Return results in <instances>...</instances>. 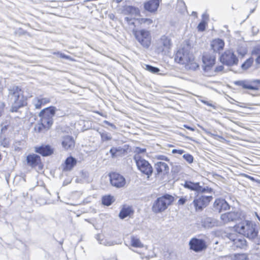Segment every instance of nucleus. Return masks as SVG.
Segmentation results:
<instances>
[{
    "label": "nucleus",
    "instance_id": "nucleus-1",
    "mask_svg": "<svg viewBox=\"0 0 260 260\" xmlns=\"http://www.w3.org/2000/svg\"><path fill=\"white\" fill-rule=\"evenodd\" d=\"M258 234L256 224L251 221L245 220L236 224L226 236L234 248L244 249L247 247V244L243 236L254 240Z\"/></svg>",
    "mask_w": 260,
    "mask_h": 260
},
{
    "label": "nucleus",
    "instance_id": "nucleus-2",
    "mask_svg": "<svg viewBox=\"0 0 260 260\" xmlns=\"http://www.w3.org/2000/svg\"><path fill=\"white\" fill-rule=\"evenodd\" d=\"M9 95L13 100L11 112H17L19 109L27 106L28 98L24 95L23 89L19 86H14L9 89Z\"/></svg>",
    "mask_w": 260,
    "mask_h": 260
},
{
    "label": "nucleus",
    "instance_id": "nucleus-3",
    "mask_svg": "<svg viewBox=\"0 0 260 260\" xmlns=\"http://www.w3.org/2000/svg\"><path fill=\"white\" fill-rule=\"evenodd\" d=\"M174 201V197L170 194H164L155 200L152 206V211L155 214L162 213L172 205Z\"/></svg>",
    "mask_w": 260,
    "mask_h": 260
},
{
    "label": "nucleus",
    "instance_id": "nucleus-4",
    "mask_svg": "<svg viewBox=\"0 0 260 260\" xmlns=\"http://www.w3.org/2000/svg\"><path fill=\"white\" fill-rule=\"evenodd\" d=\"M133 34L136 40L144 48H149L152 44V36L150 30L134 28Z\"/></svg>",
    "mask_w": 260,
    "mask_h": 260
},
{
    "label": "nucleus",
    "instance_id": "nucleus-5",
    "mask_svg": "<svg viewBox=\"0 0 260 260\" xmlns=\"http://www.w3.org/2000/svg\"><path fill=\"white\" fill-rule=\"evenodd\" d=\"M127 24L129 26H132L135 28L137 27H148L149 26L152 25L154 21L150 18H130L126 17L125 18Z\"/></svg>",
    "mask_w": 260,
    "mask_h": 260
},
{
    "label": "nucleus",
    "instance_id": "nucleus-6",
    "mask_svg": "<svg viewBox=\"0 0 260 260\" xmlns=\"http://www.w3.org/2000/svg\"><path fill=\"white\" fill-rule=\"evenodd\" d=\"M137 169L149 178L153 174V169L151 164L144 158L135 161Z\"/></svg>",
    "mask_w": 260,
    "mask_h": 260
},
{
    "label": "nucleus",
    "instance_id": "nucleus-7",
    "mask_svg": "<svg viewBox=\"0 0 260 260\" xmlns=\"http://www.w3.org/2000/svg\"><path fill=\"white\" fill-rule=\"evenodd\" d=\"M213 200L211 196L201 195L196 197L193 201V205L196 211H201L207 207Z\"/></svg>",
    "mask_w": 260,
    "mask_h": 260
},
{
    "label": "nucleus",
    "instance_id": "nucleus-8",
    "mask_svg": "<svg viewBox=\"0 0 260 260\" xmlns=\"http://www.w3.org/2000/svg\"><path fill=\"white\" fill-rule=\"evenodd\" d=\"M189 246L190 250L195 252H200L206 250L208 247L207 242L203 239L196 237L192 238L189 242Z\"/></svg>",
    "mask_w": 260,
    "mask_h": 260
},
{
    "label": "nucleus",
    "instance_id": "nucleus-9",
    "mask_svg": "<svg viewBox=\"0 0 260 260\" xmlns=\"http://www.w3.org/2000/svg\"><path fill=\"white\" fill-rule=\"evenodd\" d=\"M183 186L191 191H193L198 193H212L213 189L208 186L203 187L200 185V182H193L191 181H185Z\"/></svg>",
    "mask_w": 260,
    "mask_h": 260
},
{
    "label": "nucleus",
    "instance_id": "nucleus-10",
    "mask_svg": "<svg viewBox=\"0 0 260 260\" xmlns=\"http://www.w3.org/2000/svg\"><path fill=\"white\" fill-rule=\"evenodd\" d=\"M56 109L54 106H49L42 110L39 116L40 119L52 124L53 117L55 115Z\"/></svg>",
    "mask_w": 260,
    "mask_h": 260
},
{
    "label": "nucleus",
    "instance_id": "nucleus-11",
    "mask_svg": "<svg viewBox=\"0 0 260 260\" xmlns=\"http://www.w3.org/2000/svg\"><path fill=\"white\" fill-rule=\"evenodd\" d=\"M220 61L226 65L232 66L234 64H237L238 62V59L234 52L230 50H225L220 57Z\"/></svg>",
    "mask_w": 260,
    "mask_h": 260
},
{
    "label": "nucleus",
    "instance_id": "nucleus-12",
    "mask_svg": "<svg viewBox=\"0 0 260 260\" xmlns=\"http://www.w3.org/2000/svg\"><path fill=\"white\" fill-rule=\"evenodd\" d=\"M192 52L184 48H179L174 54V61L176 63L184 65Z\"/></svg>",
    "mask_w": 260,
    "mask_h": 260
},
{
    "label": "nucleus",
    "instance_id": "nucleus-13",
    "mask_svg": "<svg viewBox=\"0 0 260 260\" xmlns=\"http://www.w3.org/2000/svg\"><path fill=\"white\" fill-rule=\"evenodd\" d=\"M26 161L28 166L36 168L41 170L43 169V164L41 157L35 153L29 154L26 158Z\"/></svg>",
    "mask_w": 260,
    "mask_h": 260
},
{
    "label": "nucleus",
    "instance_id": "nucleus-14",
    "mask_svg": "<svg viewBox=\"0 0 260 260\" xmlns=\"http://www.w3.org/2000/svg\"><path fill=\"white\" fill-rule=\"evenodd\" d=\"M109 177L112 185L117 188L123 187L126 184L124 177L119 173L111 172L109 174Z\"/></svg>",
    "mask_w": 260,
    "mask_h": 260
},
{
    "label": "nucleus",
    "instance_id": "nucleus-15",
    "mask_svg": "<svg viewBox=\"0 0 260 260\" xmlns=\"http://www.w3.org/2000/svg\"><path fill=\"white\" fill-rule=\"evenodd\" d=\"M203 69L204 71L208 72L212 69L216 62L215 56L209 54H205L203 55Z\"/></svg>",
    "mask_w": 260,
    "mask_h": 260
},
{
    "label": "nucleus",
    "instance_id": "nucleus-16",
    "mask_svg": "<svg viewBox=\"0 0 260 260\" xmlns=\"http://www.w3.org/2000/svg\"><path fill=\"white\" fill-rule=\"evenodd\" d=\"M230 208L229 204L225 199L222 198L216 199L213 204L214 211L219 213L228 210Z\"/></svg>",
    "mask_w": 260,
    "mask_h": 260
},
{
    "label": "nucleus",
    "instance_id": "nucleus-17",
    "mask_svg": "<svg viewBox=\"0 0 260 260\" xmlns=\"http://www.w3.org/2000/svg\"><path fill=\"white\" fill-rule=\"evenodd\" d=\"M234 83L236 85L245 89L258 90L260 87V81L257 80H253L250 83L246 81H237Z\"/></svg>",
    "mask_w": 260,
    "mask_h": 260
},
{
    "label": "nucleus",
    "instance_id": "nucleus-18",
    "mask_svg": "<svg viewBox=\"0 0 260 260\" xmlns=\"http://www.w3.org/2000/svg\"><path fill=\"white\" fill-rule=\"evenodd\" d=\"M35 151L42 156H50L54 153V149L50 145H42L35 147Z\"/></svg>",
    "mask_w": 260,
    "mask_h": 260
},
{
    "label": "nucleus",
    "instance_id": "nucleus-19",
    "mask_svg": "<svg viewBox=\"0 0 260 260\" xmlns=\"http://www.w3.org/2000/svg\"><path fill=\"white\" fill-rule=\"evenodd\" d=\"M161 0H149L144 3V9L151 13H155L157 11Z\"/></svg>",
    "mask_w": 260,
    "mask_h": 260
},
{
    "label": "nucleus",
    "instance_id": "nucleus-20",
    "mask_svg": "<svg viewBox=\"0 0 260 260\" xmlns=\"http://www.w3.org/2000/svg\"><path fill=\"white\" fill-rule=\"evenodd\" d=\"M224 42L223 40L217 38L212 40L210 43L211 49L214 53H220L224 49Z\"/></svg>",
    "mask_w": 260,
    "mask_h": 260
},
{
    "label": "nucleus",
    "instance_id": "nucleus-21",
    "mask_svg": "<svg viewBox=\"0 0 260 260\" xmlns=\"http://www.w3.org/2000/svg\"><path fill=\"white\" fill-rule=\"evenodd\" d=\"M154 167L157 175L165 176L169 173V166L165 162L158 161L155 164Z\"/></svg>",
    "mask_w": 260,
    "mask_h": 260
},
{
    "label": "nucleus",
    "instance_id": "nucleus-22",
    "mask_svg": "<svg viewBox=\"0 0 260 260\" xmlns=\"http://www.w3.org/2000/svg\"><path fill=\"white\" fill-rule=\"evenodd\" d=\"M184 66L187 70H196L199 68V61L196 59L192 53H191L188 58L184 64Z\"/></svg>",
    "mask_w": 260,
    "mask_h": 260
},
{
    "label": "nucleus",
    "instance_id": "nucleus-23",
    "mask_svg": "<svg viewBox=\"0 0 260 260\" xmlns=\"http://www.w3.org/2000/svg\"><path fill=\"white\" fill-rule=\"evenodd\" d=\"M134 214V210L132 206L124 205L119 213L120 219H123L126 217L131 218Z\"/></svg>",
    "mask_w": 260,
    "mask_h": 260
},
{
    "label": "nucleus",
    "instance_id": "nucleus-24",
    "mask_svg": "<svg viewBox=\"0 0 260 260\" xmlns=\"http://www.w3.org/2000/svg\"><path fill=\"white\" fill-rule=\"evenodd\" d=\"M50 98L40 95L34 99L32 104L36 109H40L43 106L50 103Z\"/></svg>",
    "mask_w": 260,
    "mask_h": 260
},
{
    "label": "nucleus",
    "instance_id": "nucleus-25",
    "mask_svg": "<svg viewBox=\"0 0 260 260\" xmlns=\"http://www.w3.org/2000/svg\"><path fill=\"white\" fill-rule=\"evenodd\" d=\"M77 164V160L72 156L68 157L62 164L63 171H71Z\"/></svg>",
    "mask_w": 260,
    "mask_h": 260
},
{
    "label": "nucleus",
    "instance_id": "nucleus-26",
    "mask_svg": "<svg viewBox=\"0 0 260 260\" xmlns=\"http://www.w3.org/2000/svg\"><path fill=\"white\" fill-rule=\"evenodd\" d=\"M61 144L64 150H71L75 147V141L72 136H66L63 137Z\"/></svg>",
    "mask_w": 260,
    "mask_h": 260
},
{
    "label": "nucleus",
    "instance_id": "nucleus-27",
    "mask_svg": "<svg viewBox=\"0 0 260 260\" xmlns=\"http://www.w3.org/2000/svg\"><path fill=\"white\" fill-rule=\"evenodd\" d=\"M51 125L52 124L40 119L39 123L35 127L34 130L38 133L45 132L48 131Z\"/></svg>",
    "mask_w": 260,
    "mask_h": 260
},
{
    "label": "nucleus",
    "instance_id": "nucleus-28",
    "mask_svg": "<svg viewBox=\"0 0 260 260\" xmlns=\"http://www.w3.org/2000/svg\"><path fill=\"white\" fill-rule=\"evenodd\" d=\"M123 12L124 14L127 15H134L135 16H140L141 12L140 9L132 6L124 7Z\"/></svg>",
    "mask_w": 260,
    "mask_h": 260
},
{
    "label": "nucleus",
    "instance_id": "nucleus-29",
    "mask_svg": "<svg viewBox=\"0 0 260 260\" xmlns=\"http://www.w3.org/2000/svg\"><path fill=\"white\" fill-rule=\"evenodd\" d=\"M236 213L230 211L222 214L220 216V219L223 223H226L234 221L236 219Z\"/></svg>",
    "mask_w": 260,
    "mask_h": 260
},
{
    "label": "nucleus",
    "instance_id": "nucleus-30",
    "mask_svg": "<svg viewBox=\"0 0 260 260\" xmlns=\"http://www.w3.org/2000/svg\"><path fill=\"white\" fill-rule=\"evenodd\" d=\"M110 152L112 157L121 156L125 154L126 152V149L122 147H112L110 150Z\"/></svg>",
    "mask_w": 260,
    "mask_h": 260
},
{
    "label": "nucleus",
    "instance_id": "nucleus-31",
    "mask_svg": "<svg viewBox=\"0 0 260 260\" xmlns=\"http://www.w3.org/2000/svg\"><path fill=\"white\" fill-rule=\"evenodd\" d=\"M130 246L138 248L144 247V244L141 241L140 238L136 236H132L130 237Z\"/></svg>",
    "mask_w": 260,
    "mask_h": 260
},
{
    "label": "nucleus",
    "instance_id": "nucleus-32",
    "mask_svg": "<svg viewBox=\"0 0 260 260\" xmlns=\"http://www.w3.org/2000/svg\"><path fill=\"white\" fill-rule=\"evenodd\" d=\"M160 41L162 44V51L169 50L172 46L171 39L166 36H162Z\"/></svg>",
    "mask_w": 260,
    "mask_h": 260
},
{
    "label": "nucleus",
    "instance_id": "nucleus-33",
    "mask_svg": "<svg viewBox=\"0 0 260 260\" xmlns=\"http://www.w3.org/2000/svg\"><path fill=\"white\" fill-rule=\"evenodd\" d=\"M146 148H141L140 147H136L134 150V155L133 159L134 161L143 158L144 157L141 155L142 153H145L146 152Z\"/></svg>",
    "mask_w": 260,
    "mask_h": 260
},
{
    "label": "nucleus",
    "instance_id": "nucleus-34",
    "mask_svg": "<svg viewBox=\"0 0 260 260\" xmlns=\"http://www.w3.org/2000/svg\"><path fill=\"white\" fill-rule=\"evenodd\" d=\"M202 20L199 23L197 26V28L199 31H204L208 24V17L206 15H203L202 16Z\"/></svg>",
    "mask_w": 260,
    "mask_h": 260
},
{
    "label": "nucleus",
    "instance_id": "nucleus-35",
    "mask_svg": "<svg viewBox=\"0 0 260 260\" xmlns=\"http://www.w3.org/2000/svg\"><path fill=\"white\" fill-rule=\"evenodd\" d=\"M114 201V198L111 195H106L102 198V204L107 206L111 205Z\"/></svg>",
    "mask_w": 260,
    "mask_h": 260
},
{
    "label": "nucleus",
    "instance_id": "nucleus-36",
    "mask_svg": "<svg viewBox=\"0 0 260 260\" xmlns=\"http://www.w3.org/2000/svg\"><path fill=\"white\" fill-rule=\"evenodd\" d=\"M232 257L233 260H250L247 253H237Z\"/></svg>",
    "mask_w": 260,
    "mask_h": 260
},
{
    "label": "nucleus",
    "instance_id": "nucleus-37",
    "mask_svg": "<svg viewBox=\"0 0 260 260\" xmlns=\"http://www.w3.org/2000/svg\"><path fill=\"white\" fill-rule=\"evenodd\" d=\"M253 62V59L252 57H250L247 59L242 65V68L243 69L246 70L250 68Z\"/></svg>",
    "mask_w": 260,
    "mask_h": 260
},
{
    "label": "nucleus",
    "instance_id": "nucleus-38",
    "mask_svg": "<svg viewBox=\"0 0 260 260\" xmlns=\"http://www.w3.org/2000/svg\"><path fill=\"white\" fill-rule=\"evenodd\" d=\"M100 134L103 142L108 141L112 139L111 135L108 133H100Z\"/></svg>",
    "mask_w": 260,
    "mask_h": 260
},
{
    "label": "nucleus",
    "instance_id": "nucleus-39",
    "mask_svg": "<svg viewBox=\"0 0 260 260\" xmlns=\"http://www.w3.org/2000/svg\"><path fill=\"white\" fill-rule=\"evenodd\" d=\"M253 53L257 56L255 59L256 62L260 64V46H258L254 49Z\"/></svg>",
    "mask_w": 260,
    "mask_h": 260
},
{
    "label": "nucleus",
    "instance_id": "nucleus-40",
    "mask_svg": "<svg viewBox=\"0 0 260 260\" xmlns=\"http://www.w3.org/2000/svg\"><path fill=\"white\" fill-rule=\"evenodd\" d=\"M146 69L153 74L157 73L159 71V69L158 68L148 64L146 65Z\"/></svg>",
    "mask_w": 260,
    "mask_h": 260
},
{
    "label": "nucleus",
    "instance_id": "nucleus-41",
    "mask_svg": "<svg viewBox=\"0 0 260 260\" xmlns=\"http://www.w3.org/2000/svg\"><path fill=\"white\" fill-rule=\"evenodd\" d=\"M183 157L189 164H191L193 161V157L190 154H185L183 155Z\"/></svg>",
    "mask_w": 260,
    "mask_h": 260
},
{
    "label": "nucleus",
    "instance_id": "nucleus-42",
    "mask_svg": "<svg viewBox=\"0 0 260 260\" xmlns=\"http://www.w3.org/2000/svg\"><path fill=\"white\" fill-rule=\"evenodd\" d=\"M187 201V199L186 197H181L178 201V204L179 205H184Z\"/></svg>",
    "mask_w": 260,
    "mask_h": 260
},
{
    "label": "nucleus",
    "instance_id": "nucleus-43",
    "mask_svg": "<svg viewBox=\"0 0 260 260\" xmlns=\"http://www.w3.org/2000/svg\"><path fill=\"white\" fill-rule=\"evenodd\" d=\"M172 152L173 154L178 153L179 154H182L184 152V151L182 149H173Z\"/></svg>",
    "mask_w": 260,
    "mask_h": 260
},
{
    "label": "nucleus",
    "instance_id": "nucleus-44",
    "mask_svg": "<svg viewBox=\"0 0 260 260\" xmlns=\"http://www.w3.org/2000/svg\"><path fill=\"white\" fill-rule=\"evenodd\" d=\"M242 176L246 178H248L250 179L252 181H255V182H258L255 179V178L251 176H249L247 174H242Z\"/></svg>",
    "mask_w": 260,
    "mask_h": 260
},
{
    "label": "nucleus",
    "instance_id": "nucleus-45",
    "mask_svg": "<svg viewBox=\"0 0 260 260\" xmlns=\"http://www.w3.org/2000/svg\"><path fill=\"white\" fill-rule=\"evenodd\" d=\"M223 70V67L222 66H220L219 67H217L215 68V72H219Z\"/></svg>",
    "mask_w": 260,
    "mask_h": 260
},
{
    "label": "nucleus",
    "instance_id": "nucleus-46",
    "mask_svg": "<svg viewBox=\"0 0 260 260\" xmlns=\"http://www.w3.org/2000/svg\"><path fill=\"white\" fill-rule=\"evenodd\" d=\"M184 127H185L186 128H187V129H189L191 131H194V128H193V127H191L188 125H184Z\"/></svg>",
    "mask_w": 260,
    "mask_h": 260
},
{
    "label": "nucleus",
    "instance_id": "nucleus-47",
    "mask_svg": "<svg viewBox=\"0 0 260 260\" xmlns=\"http://www.w3.org/2000/svg\"><path fill=\"white\" fill-rule=\"evenodd\" d=\"M59 55H60V57H61V58H66V59H68L69 58V56L66 55L64 54L60 53Z\"/></svg>",
    "mask_w": 260,
    "mask_h": 260
},
{
    "label": "nucleus",
    "instance_id": "nucleus-48",
    "mask_svg": "<svg viewBox=\"0 0 260 260\" xmlns=\"http://www.w3.org/2000/svg\"><path fill=\"white\" fill-rule=\"evenodd\" d=\"M158 159H162L166 160H169V159L167 157H164V156H160L158 157Z\"/></svg>",
    "mask_w": 260,
    "mask_h": 260
},
{
    "label": "nucleus",
    "instance_id": "nucleus-49",
    "mask_svg": "<svg viewBox=\"0 0 260 260\" xmlns=\"http://www.w3.org/2000/svg\"><path fill=\"white\" fill-rule=\"evenodd\" d=\"M202 102L203 103H204L205 104H206L207 105H209V104H208V103L207 102H205V101H202Z\"/></svg>",
    "mask_w": 260,
    "mask_h": 260
},
{
    "label": "nucleus",
    "instance_id": "nucleus-50",
    "mask_svg": "<svg viewBox=\"0 0 260 260\" xmlns=\"http://www.w3.org/2000/svg\"><path fill=\"white\" fill-rule=\"evenodd\" d=\"M2 155L1 154V153L0 152V161L2 159Z\"/></svg>",
    "mask_w": 260,
    "mask_h": 260
},
{
    "label": "nucleus",
    "instance_id": "nucleus-51",
    "mask_svg": "<svg viewBox=\"0 0 260 260\" xmlns=\"http://www.w3.org/2000/svg\"><path fill=\"white\" fill-rule=\"evenodd\" d=\"M246 53V51H244V52L242 54V56H244Z\"/></svg>",
    "mask_w": 260,
    "mask_h": 260
},
{
    "label": "nucleus",
    "instance_id": "nucleus-52",
    "mask_svg": "<svg viewBox=\"0 0 260 260\" xmlns=\"http://www.w3.org/2000/svg\"><path fill=\"white\" fill-rule=\"evenodd\" d=\"M122 0H116V1L117 2V3H119L120 2H121Z\"/></svg>",
    "mask_w": 260,
    "mask_h": 260
},
{
    "label": "nucleus",
    "instance_id": "nucleus-53",
    "mask_svg": "<svg viewBox=\"0 0 260 260\" xmlns=\"http://www.w3.org/2000/svg\"><path fill=\"white\" fill-rule=\"evenodd\" d=\"M3 112L2 111H0V117L2 115Z\"/></svg>",
    "mask_w": 260,
    "mask_h": 260
},
{
    "label": "nucleus",
    "instance_id": "nucleus-54",
    "mask_svg": "<svg viewBox=\"0 0 260 260\" xmlns=\"http://www.w3.org/2000/svg\"><path fill=\"white\" fill-rule=\"evenodd\" d=\"M105 122L106 123H108V122L107 121H105Z\"/></svg>",
    "mask_w": 260,
    "mask_h": 260
}]
</instances>
